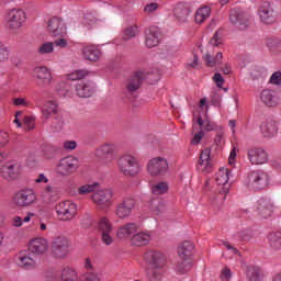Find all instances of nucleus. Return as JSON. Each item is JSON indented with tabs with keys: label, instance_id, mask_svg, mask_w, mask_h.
I'll return each instance as SVG.
<instances>
[{
	"label": "nucleus",
	"instance_id": "f8f14e48",
	"mask_svg": "<svg viewBox=\"0 0 281 281\" xmlns=\"http://www.w3.org/2000/svg\"><path fill=\"white\" fill-rule=\"evenodd\" d=\"M12 201L15 207H30L36 203V192L32 189H22L13 195Z\"/></svg>",
	"mask_w": 281,
	"mask_h": 281
},
{
	"label": "nucleus",
	"instance_id": "423d86ee",
	"mask_svg": "<svg viewBox=\"0 0 281 281\" xmlns=\"http://www.w3.org/2000/svg\"><path fill=\"white\" fill-rule=\"evenodd\" d=\"M97 229L101 234V243H103V245H106V247H111V245L115 243L113 235H111L113 232V223L109 217H99L97 223Z\"/></svg>",
	"mask_w": 281,
	"mask_h": 281
},
{
	"label": "nucleus",
	"instance_id": "603ef678",
	"mask_svg": "<svg viewBox=\"0 0 281 281\" xmlns=\"http://www.w3.org/2000/svg\"><path fill=\"white\" fill-rule=\"evenodd\" d=\"M13 104L14 106H24V109H30V106H32V103L25 98H14Z\"/></svg>",
	"mask_w": 281,
	"mask_h": 281
},
{
	"label": "nucleus",
	"instance_id": "7ed1b4c3",
	"mask_svg": "<svg viewBox=\"0 0 281 281\" xmlns=\"http://www.w3.org/2000/svg\"><path fill=\"white\" fill-rule=\"evenodd\" d=\"M232 171L227 168H221L218 172L215 175V183L217 186H223V189L216 193H211L210 196L213 201H217V203H223L227 196V192H229V177Z\"/></svg>",
	"mask_w": 281,
	"mask_h": 281
},
{
	"label": "nucleus",
	"instance_id": "ddd939ff",
	"mask_svg": "<svg viewBox=\"0 0 281 281\" xmlns=\"http://www.w3.org/2000/svg\"><path fill=\"white\" fill-rule=\"evenodd\" d=\"M21 172H23V168L19 161H9L4 164L0 168V177L4 179V181H16L21 177Z\"/></svg>",
	"mask_w": 281,
	"mask_h": 281
},
{
	"label": "nucleus",
	"instance_id": "de8ad7c7",
	"mask_svg": "<svg viewBox=\"0 0 281 281\" xmlns=\"http://www.w3.org/2000/svg\"><path fill=\"white\" fill-rule=\"evenodd\" d=\"M250 76L252 80H260V78H266L267 69L262 67L255 66L250 69Z\"/></svg>",
	"mask_w": 281,
	"mask_h": 281
},
{
	"label": "nucleus",
	"instance_id": "774afa93",
	"mask_svg": "<svg viewBox=\"0 0 281 281\" xmlns=\"http://www.w3.org/2000/svg\"><path fill=\"white\" fill-rule=\"evenodd\" d=\"M267 45L269 49H276V47H280V40L270 38L267 41Z\"/></svg>",
	"mask_w": 281,
	"mask_h": 281
},
{
	"label": "nucleus",
	"instance_id": "3c124183",
	"mask_svg": "<svg viewBox=\"0 0 281 281\" xmlns=\"http://www.w3.org/2000/svg\"><path fill=\"white\" fill-rule=\"evenodd\" d=\"M10 59V48L0 43V63H5Z\"/></svg>",
	"mask_w": 281,
	"mask_h": 281
},
{
	"label": "nucleus",
	"instance_id": "aec40b11",
	"mask_svg": "<svg viewBox=\"0 0 281 281\" xmlns=\"http://www.w3.org/2000/svg\"><path fill=\"white\" fill-rule=\"evenodd\" d=\"M260 131L265 139H273V137H278L280 132V122L274 120L266 121L261 123Z\"/></svg>",
	"mask_w": 281,
	"mask_h": 281
},
{
	"label": "nucleus",
	"instance_id": "39448f33",
	"mask_svg": "<svg viewBox=\"0 0 281 281\" xmlns=\"http://www.w3.org/2000/svg\"><path fill=\"white\" fill-rule=\"evenodd\" d=\"M97 159H100L104 166H112L117 159V147L113 143H105L99 146L95 150Z\"/></svg>",
	"mask_w": 281,
	"mask_h": 281
},
{
	"label": "nucleus",
	"instance_id": "a18cd8bd",
	"mask_svg": "<svg viewBox=\"0 0 281 281\" xmlns=\"http://www.w3.org/2000/svg\"><path fill=\"white\" fill-rule=\"evenodd\" d=\"M139 34V27L137 25L128 26L124 30L123 41H131V38H135Z\"/></svg>",
	"mask_w": 281,
	"mask_h": 281
},
{
	"label": "nucleus",
	"instance_id": "f704fd0d",
	"mask_svg": "<svg viewBox=\"0 0 281 281\" xmlns=\"http://www.w3.org/2000/svg\"><path fill=\"white\" fill-rule=\"evenodd\" d=\"M83 58L86 60H90L91 63H97V60H100V57L102 56V53L100 49L93 45H88L82 48Z\"/></svg>",
	"mask_w": 281,
	"mask_h": 281
},
{
	"label": "nucleus",
	"instance_id": "9d476101",
	"mask_svg": "<svg viewBox=\"0 0 281 281\" xmlns=\"http://www.w3.org/2000/svg\"><path fill=\"white\" fill-rule=\"evenodd\" d=\"M79 168L80 160L74 156H68L59 160L56 171L58 175H61V177H69L70 175L78 172Z\"/></svg>",
	"mask_w": 281,
	"mask_h": 281
},
{
	"label": "nucleus",
	"instance_id": "b1692460",
	"mask_svg": "<svg viewBox=\"0 0 281 281\" xmlns=\"http://www.w3.org/2000/svg\"><path fill=\"white\" fill-rule=\"evenodd\" d=\"M231 23L237 27V30H247L249 27V18L245 13L238 10H232L229 13Z\"/></svg>",
	"mask_w": 281,
	"mask_h": 281
},
{
	"label": "nucleus",
	"instance_id": "79ce46f5",
	"mask_svg": "<svg viewBox=\"0 0 281 281\" xmlns=\"http://www.w3.org/2000/svg\"><path fill=\"white\" fill-rule=\"evenodd\" d=\"M98 186H100L98 182H94L92 184H83L77 189V194H79L80 196H87V194L95 192V190H98Z\"/></svg>",
	"mask_w": 281,
	"mask_h": 281
},
{
	"label": "nucleus",
	"instance_id": "c85d7f7f",
	"mask_svg": "<svg viewBox=\"0 0 281 281\" xmlns=\"http://www.w3.org/2000/svg\"><path fill=\"white\" fill-rule=\"evenodd\" d=\"M35 105L37 109H41L42 115L45 120H49L52 115H58V103L54 100H48L44 104V106H41V103L38 101H35Z\"/></svg>",
	"mask_w": 281,
	"mask_h": 281
},
{
	"label": "nucleus",
	"instance_id": "49530a36",
	"mask_svg": "<svg viewBox=\"0 0 281 281\" xmlns=\"http://www.w3.org/2000/svg\"><path fill=\"white\" fill-rule=\"evenodd\" d=\"M37 54H40V56L54 54V42H45L41 44L37 48Z\"/></svg>",
	"mask_w": 281,
	"mask_h": 281
},
{
	"label": "nucleus",
	"instance_id": "338daca9",
	"mask_svg": "<svg viewBox=\"0 0 281 281\" xmlns=\"http://www.w3.org/2000/svg\"><path fill=\"white\" fill-rule=\"evenodd\" d=\"M34 183H49V178H47V176H45V173H40L35 178Z\"/></svg>",
	"mask_w": 281,
	"mask_h": 281
},
{
	"label": "nucleus",
	"instance_id": "2f4dec72",
	"mask_svg": "<svg viewBox=\"0 0 281 281\" xmlns=\"http://www.w3.org/2000/svg\"><path fill=\"white\" fill-rule=\"evenodd\" d=\"M18 266L22 269H36V258L32 252H20L18 256Z\"/></svg>",
	"mask_w": 281,
	"mask_h": 281
},
{
	"label": "nucleus",
	"instance_id": "5701e85b",
	"mask_svg": "<svg viewBox=\"0 0 281 281\" xmlns=\"http://www.w3.org/2000/svg\"><path fill=\"white\" fill-rule=\"evenodd\" d=\"M75 93L78 98H91L95 93V83L91 81H80L75 85Z\"/></svg>",
	"mask_w": 281,
	"mask_h": 281
},
{
	"label": "nucleus",
	"instance_id": "4d7b16f0",
	"mask_svg": "<svg viewBox=\"0 0 281 281\" xmlns=\"http://www.w3.org/2000/svg\"><path fill=\"white\" fill-rule=\"evenodd\" d=\"M36 119L33 116H25L24 117V126L26 131H33L35 126Z\"/></svg>",
	"mask_w": 281,
	"mask_h": 281
},
{
	"label": "nucleus",
	"instance_id": "1a4fd4ad",
	"mask_svg": "<svg viewBox=\"0 0 281 281\" xmlns=\"http://www.w3.org/2000/svg\"><path fill=\"white\" fill-rule=\"evenodd\" d=\"M55 211L60 221H74L78 214V205L71 200H66L57 203Z\"/></svg>",
	"mask_w": 281,
	"mask_h": 281
},
{
	"label": "nucleus",
	"instance_id": "c9c22d12",
	"mask_svg": "<svg viewBox=\"0 0 281 281\" xmlns=\"http://www.w3.org/2000/svg\"><path fill=\"white\" fill-rule=\"evenodd\" d=\"M161 33H159V29L151 27L149 29L148 34L146 35L145 45L146 47L153 48L159 45V41H161Z\"/></svg>",
	"mask_w": 281,
	"mask_h": 281
},
{
	"label": "nucleus",
	"instance_id": "f257e3e1",
	"mask_svg": "<svg viewBox=\"0 0 281 281\" xmlns=\"http://www.w3.org/2000/svg\"><path fill=\"white\" fill-rule=\"evenodd\" d=\"M119 171L125 177H137V173L142 171V165L139 160L133 155L124 154L116 160Z\"/></svg>",
	"mask_w": 281,
	"mask_h": 281
},
{
	"label": "nucleus",
	"instance_id": "13d9d810",
	"mask_svg": "<svg viewBox=\"0 0 281 281\" xmlns=\"http://www.w3.org/2000/svg\"><path fill=\"white\" fill-rule=\"evenodd\" d=\"M175 14L179 21H182V22L188 21V10L176 9Z\"/></svg>",
	"mask_w": 281,
	"mask_h": 281
},
{
	"label": "nucleus",
	"instance_id": "bf43d9fd",
	"mask_svg": "<svg viewBox=\"0 0 281 281\" xmlns=\"http://www.w3.org/2000/svg\"><path fill=\"white\" fill-rule=\"evenodd\" d=\"M213 81L215 82L216 87H218V89H223V85H225V79L223 78V75L216 72L213 76Z\"/></svg>",
	"mask_w": 281,
	"mask_h": 281
},
{
	"label": "nucleus",
	"instance_id": "dca6fc26",
	"mask_svg": "<svg viewBox=\"0 0 281 281\" xmlns=\"http://www.w3.org/2000/svg\"><path fill=\"white\" fill-rule=\"evenodd\" d=\"M133 210H135V199L127 196L116 204L114 214L121 221H126L133 214Z\"/></svg>",
	"mask_w": 281,
	"mask_h": 281
},
{
	"label": "nucleus",
	"instance_id": "cd10ccee",
	"mask_svg": "<svg viewBox=\"0 0 281 281\" xmlns=\"http://www.w3.org/2000/svg\"><path fill=\"white\" fill-rule=\"evenodd\" d=\"M256 210L261 218H269V216H271L273 213V210H276V205L273 202H271V200L260 199L257 202Z\"/></svg>",
	"mask_w": 281,
	"mask_h": 281
},
{
	"label": "nucleus",
	"instance_id": "20e7f679",
	"mask_svg": "<svg viewBox=\"0 0 281 281\" xmlns=\"http://www.w3.org/2000/svg\"><path fill=\"white\" fill-rule=\"evenodd\" d=\"M221 43H223L222 34L217 31L211 38L207 50L203 55L206 67H216V65H221V63H223V54L221 52L216 53L215 57H212V52H210L212 47H218Z\"/></svg>",
	"mask_w": 281,
	"mask_h": 281
},
{
	"label": "nucleus",
	"instance_id": "473e14b6",
	"mask_svg": "<svg viewBox=\"0 0 281 281\" xmlns=\"http://www.w3.org/2000/svg\"><path fill=\"white\" fill-rule=\"evenodd\" d=\"M40 198L43 203L49 205V203H56L58 201V190L53 186H47L41 193Z\"/></svg>",
	"mask_w": 281,
	"mask_h": 281
},
{
	"label": "nucleus",
	"instance_id": "09e8293b",
	"mask_svg": "<svg viewBox=\"0 0 281 281\" xmlns=\"http://www.w3.org/2000/svg\"><path fill=\"white\" fill-rule=\"evenodd\" d=\"M270 246L273 249H280L281 247V232L272 233L268 236Z\"/></svg>",
	"mask_w": 281,
	"mask_h": 281
},
{
	"label": "nucleus",
	"instance_id": "e2e57ef3",
	"mask_svg": "<svg viewBox=\"0 0 281 281\" xmlns=\"http://www.w3.org/2000/svg\"><path fill=\"white\" fill-rule=\"evenodd\" d=\"M9 142L10 135H8L7 132H0V148H4V146H8Z\"/></svg>",
	"mask_w": 281,
	"mask_h": 281
},
{
	"label": "nucleus",
	"instance_id": "e433bc0d",
	"mask_svg": "<svg viewBox=\"0 0 281 281\" xmlns=\"http://www.w3.org/2000/svg\"><path fill=\"white\" fill-rule=\"evenodd\" d=\"M212 14V8L207 5H202L199 9H196L194 13V21L198 25H201L202 23H205L210 19Z\"/></svg>",
	"mask_w": 281,
	"mask_h": 281
},
{
	"label": "nucleus",
	"instance_id": "9b49d317",
	"mask_svg": "<svg viewBox=\"0 0 281 281\" xmlns=\"http://www.w3.org/2000/svg\"><path fill=\"white\" fill-rule=\"evenodd\" d=\"M144 260L149 269H166L168 257L161 250L151 249L145 254Z\"/></svg>",
	"mask_w": 281,
	"mask_h": 281
},
{
	"label": "nucleus",
	"instance_id": "a878e982",
	"mask_svg": "<svg viewBox=\"0 0 281 281\" xmlns=\"http://www.w3.org/2000/svg\"><path fill=\"white\" fill-rule=\"evenodd\" d=\"M29 249L31 254L41 256L42 254H45L47 249H49V243L44 237H36L30 241Z\"/></svg>",
	"mask_w": 281,
	"mask_h": 281
},
{
	"label": "nucleus",
	"instance_id": "0e129e2a",
	"mask_svg": "<svg viewBox=\"0 0 281 281\" xmlns=\"http://www.w3.org/2000/svg\"><path fill=\"white\" fill-rule=\"evenodd\" d=\"M12 227H23V218L19 215H15L11 218Z\"/></svg>",
	"mask_w": 281,
	"mask_h": 281
},
{
	"label": "nucleus",
	"instance_id": "393cba45",
	"mask_svg": "<svg viewBox=\"0 0 281 281\" xmlns=\"http://www.w3.org/2000/svg\"><path fill=\"white\" fill-rule=\"evenodd\" d=\"M259 19L266 25H271V23H276V15L273 14V9L271 8V3L265 1L258 11Z\"/></svg>",
	"mask_w": 281,
	"mask_h": 281
},
{
	"label": "nucleus",
	"instance_id": "864d4df0",
	"mask_svg": "<svg viewBox=\"0 0 281 281\" xmlns=\"http://www.w3.org/2000/svg\"><path fill=\"white\" fill-rule=\"evenodd\" d=\"M269 83L281 87V71L273 72L269 79Z\"/></svg>",
	"mask_w": 281,
	"mask_h": 281
},
{
	"label": "nucleus",
	"instance_id": "6e6552de",
	"mask_svg": "<svg viewBox=\"0 0 281 281\" xmlns=\"http://www.w3.org/2000/svg\"><path fill=\"white\" fill-rule=\"evenodd\" d=\"M91 201L99 210H109L113 205V190L100 189L92 193Z\"/></svg>",
	"mask_w": 281,
	"mask_h": 281
},
{
	"label": "nucleus",
	"instance_id": "6ab92c4d",
	"mask_svg": "<svg viewBox=\"0 0 281 281\" xmlns=\"http://www.w3.org/2000/svg\"><path fill=\"white\" fill-rule=\"evenodd\" d=\"M33 76L37 80L40 87H49L54 77L52 76V70L45 66H37L33 70Z\"/></svg>",
	"mask_w": 281,
	"mask_h": 281
},
{
	"label": "nucleus",
	"instance_id": "8fccbe9b",
	"mask_svg": "<svg viewBox=\"0 0 281 281\" xmlns=\"http://www.w3.org/2000/svg\"><path fill=\"white\" fill-rule=\"evenodd\" d=\"M63 126H65V121H63V116L60 115H55L52 120V124H50V128H53V131L58 132V131H63Z\"/></svg>",
	"mask_w": 281,
	"mask_h": 281
},
{
	"label": "nucleus",
	"instance_id": "c756f323",
	"mask_svg": "<svg viewBox=\"0 0 281 281\" xmlns=\"http://www.w3.org/2000/svg\"><path fill=\"white\" fill-rule=\"evenodd\" d=\"M137 229H139V226L137 225V223L131 222V223L123 224L116 229V237L120 240H126V238H131V236H133V234H135Z\"/></svg>",
	"mask_w": 281,
	"mask_h": 281
},
{
	"label": "nucleus",
	"instance_id": "c03bdc74",
	"mask_svg": "<svg viewBox=\"0 0 281 281\" xmlns=\"http://www.w3.org/2000/svg\"><path fill=\"white\" fill-rule=\"evenodd\" d=\"M248 281H262V272L258 267H249L247 270Z\"/></svg>",
	"mask_w": 281,
	"mask_h": 281
},
{
	"label": "nucleus",
	"instance_id": "4468645a",
	"mask_svg": "<svg viewBox=\"0 0 281 281\" xmlns=\"http://www.w3.org/2000/svg\"><path fill=\"white\" fill-rule=\"evenodd\" d=\"M69 239L66 237L59 236L56 237L52 243V256L58 260H65L69 256Z\"/></svg>",
	"mask_w": 281,
	"mask_h": 281
},
{
	"label": "nucleus",
	"instance_id": "58836bf2",
	"mask_svg": "<svg viewBox=\"0 0 281 281\" xmlns=\"http://www.w3.org/2000/svg\"><path fill=\"white\" fill-rule=\"evenodd\" d=\"M260 101L266 106H276V97L273 95V90L265 89L260 93Z\"/></svg>",
	"mask_w": 281,
	"mask_h": 281
},
{
	"label": "nucleus",
	"instance_id": "4be33fe9",
	"mask_svg": "<svg viewBox=\"0 0 281 281\" xmlns=\"http://www.w3.org/2000/svg\"><path fill=\"white\" fill-rule=\"evenodd\" d=\"M248 159L252 166H262L269 161V154L263 148H251L248 150Z\"/></svg>",
	"mask_w": 281,
	"mask_h": 281
},
{
	"label": "nucleus",
	"instance_id": "4c0bfd02",
	"mask_svg": "<svg viewBox=\"0 0 281 281\" xmlns=\"http://www.w3.org/2000/svg\"><path fill=\"white\" fill-rule=\"evenodd\" d=\"M166 276V268H148L147 278L149 281H161Z\"/></svg>",
	"mask_w": 281,
	"mask_h": 281
},
{
	"label": "nucleus",
	"instance_id": "72a5a7b5",
	"mask_svg": "<svg viewBox=\"0 0 281 281\" xmlns=\"http://www.w3.org/2000/svg\"><path fill=\"white\" fill-rule=\"evenodd\" d=\"M60 281H80V274L78 270L72 267L66 266L59 272Z\"/></svg>",
	"mask_w": 281,
	"mask_h": 281
},
{
	"label": "nucleus",
	"instance_id": "ea45409f",
	"mask_svg": "<svg viewBox=\"0 0 281 281\" xmlns=\"http://www.w3.org/2000/svg\"><path fill=\"white\" fill-rule=\"evenodd\" d=\"M196 124L201 127L200 131H206L207 133L216 131V124L210 119L203 120V117L198 116Z\"/></svg>",
	"mask_w": 281,
	"mask_h": 281
},
{
	"label": "nucleus",
	"instance_id": "0eeeda50",
	"mask_svg": "<svg viewBox=\"0 0 281 281\" xmlns=\"http://www.w3.org/2000/svg\"><path fill=\"white\" fill-rule=\"evenodd\" d=\"M245 184L251 190H265L269 186V175L262 170H255L248 173Z\"/></svg>",
	"mask_w": 281,
	"mask_h": 281
},
{
	"label": "nucleus",
	"instance_id": "6e6d98bb",
	"mask_svg": "<svg viewBox=\"0 0 281 281\" xmlns=\"http://www.w3.org/2000/svg\"><path fill=\"white\" fill-rule=\"evenodd\" d=\"M203 137H205V132H203V130H200L193 135L191 144H193V146L201 144V139H203Z\"/></svg>",
	"mask_w": 281,
	"mask_h": 281
},
{
	"label": "nucleus",
	"instance_id": "a19ab883",
	"mask_svg": "<svg viewBox=\"0 0 281 281\" xmlns=\"http://www.w3.org/2000/svg\"><path fill=\"white\" fill-rule=\"evenodd\" d=\"M149 207L154 214H161V212L166 211V202L159 198H156L150 201Z\"/></svg>",
	"mask_w": 281,
	"mask_h": 281
},
{
	"label": "nucleus",
	"instance_id": "5fc2aeb1",
	"mask_svg": "<svg viewBox=\"0 0 281 281\" xmlns=\"http://www.w3.org/2000/svg\"><path fill=\"white\" fill-rule=\"evenodd\" d=\"M87 76V70H77L68 75V80H82Z\"/></svg>",
	"mask_w": 281,
	"mask_h": 281
},
{
	"label": "nucleus",
	"instance_id": "f03ea898",
	"mask_svg": "<svg viewBox=\"0 0 281 281\" xmlns=\"http://www.w3.org/2000/svg\"><path fill=\"white\" fill-rule=\"evenodd\" d=\"M194 251V244L192 241H184L178 249V256L182 260L177 266V271L180 274L188 273L192 269V252Z\"/></svg>",
	"mask_w": 281,
	"mask_h": 281
},
{
	"label": "nucleus",
	"instance_id": "052dcab7",
	"mask_svg": "<svg viewBox=\"0 0 281 281\" xmlns=\"http://www.w3.org/2000/svg\"><path fill=\"white\" fill-rule=\"evenodd\" d=\"M59 37L60 38H57L53 42V45H55V47H59L60 49H65L68 47L69 43L63 36Z\"/></svg>",
	"mask_w": 281,
	"mask_h": 281
},
{
	"label": "nucleus",
	"instance_id": "69168bd1",
	"mask_svg": "<svg viewBox=\"0 0 281 281\" xmlns=\"http://www.w3.org/2000/svg\"><path fill=\"white\" fill-rule=\"evenodd\" d=\"M221 278H222V280H226V281L232 280V270L229 268L225 267L222 270Z\"/></svg>",
	"mask_w": 281,
	"mask_h": 281
},
{
	"label": "nucleus",
	"instance_id": "a211bd4d",
	"mask_svg": "<svg viewBox=\"0 0 281 281\" xmlns=\"http://www.w3.org/2000/svg\"><path fill=\"white\" fill-rule=\"evenodd\" d=\"M25 23V11L21 9H12L8 13L7 25L9 30H19Z\"/></svg>",
	"mask_w": 281,
	"mask_h": 281
},
{
	"label": "nucleus",
	"instance_id": "7c9ffc66",
	"mask_svg": "<svg viewBox=\"0 0 281 281\" xmlns=\"http://www.w3.org/2000/svg\"><path fill=\"white\" fill-rule=\"evenodd\" d=\"M151 238H153V232L142 231L132 236L131 243L132 245H134V247H146V245L150 243Z\"/></svg>",
	"mask_w": 281,
	"mask_h": 281
},
{
	"label": "nucleus",
	"instance_id": "f3484780",
	"mask_svg": "<svg viewBox=\"0 0 281 281\" xmlns=\"http://www.w3.org/2000/svg\"><path fill=\"white\" fill-rule=\"evenodd\" d=\"M47 32L50 36H67L65 20L58 16L50 18L47 22Z\"/></svg>",
	"mask_w": 281,
	"mask_h": 281
},
{
	"label": "nucleus",
	"instance_id": "2eb2a0df",
	"mask_svg": "<svg viewBox=\"0 0 281 281\" xmlns=\"http://www.w3.org/2000/svg\"><path fill=\"white\" fill-rule=\"evenodd\" d=\"M147 172L150 177H164L168 172V160L164 157H155L147 164Z\"/></svg>",
	"mask_w": 281,
	"mask_h": 281
},
{
	"label": "nucleus",
	"instance_id": "37998d69",
	"mask_svg": "<svg viewBox=\"0 0 281 281\" xmlns=\"http://www.w3.org/2000/svg\"><path fill=\"white\" fill-rule=\"evenodd\" d=\"M169 186L166 181H160L151 186V192L153 194H156L157 196L161 194H166L168 192Z\"/></svg>",
	"mask_w": 281,
	"mask_h": 281
},
{
	"label": "nucleus",
	"instance_id": "412c9836",
	"mask_svg": "<svg viewBox=\"0 0 281 281\" xmlns=\"http://www.w3.org/2000/svg\"><path fill=\"white\" fill-rule=\"evenodd\" d=\"M212 149L204 148L202 149L200 154V160L198 164V169L200 172H205L206 175H210L212 170H214V165L212 164Z\"/></svg>",
	"mask_w": 281,
	"mask_h": 281
},
{
	"label": "nucleus",
	"instance_id": "680f3d73",
	"mask_svg": "<svg viewBox=\"0 0 281 281\" xmlns=\"http://www.w3.org/2000/svg\"><path fill=\"white\" fill-rule=\"evenodd\" d=\"M158 8H159V4L157 2H153L145 5L144 12L145 14H153V12H156Z\"/></svg>",
	"mask_w": 281,
	"mask_h": 281
},
{
	"label": "nucleus",
	"instance_id": "bb28decb",
	"mask_svg": "<svg viewBox=\"0 0 281 281\" xmlns=\"http://www.w3.org/2000/svg\"><path fill=\"white\" fill-rule=\"evenodd\" d=\"M144 78H146V74L144 71H136L126 83V91L133 95L135 91L142 87V82H144Z\"/></svg>",
	"mask_w": 281,
	"mask_h": 281
}]
</instances>
